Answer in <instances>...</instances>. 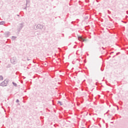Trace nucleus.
Segmentation results:
<instances>
[{"mask_svg":"<svg viewBox=\"0 0 128 128\" xmlns=\"http://www.w3.org/2000/svg\"><path fill=\"white\" fill-rule=\"evenodd\" d=\"M4 80V78H2V76H0V80Z\"/></svg>","mask_w":128,"mask_h":128,"instance_id":"obj_3","label":"nucleus"},{"mask_svg":"<svg viewBox=\"0 0 128 128\" xmlns=\"http://www.w3.org/2000/svg\"><path fill=\"white\" fill-rule=\"evenodd\" d=\"M58 104H60V106H62V103L60 102H58Z\"/></svg>","mask_w":128,"mask_h":128,"instance_id":"obj_4","label":"nucleus"},{"mask_svg":"<svg viewBox=\"0 0 128 128\" xmlns=\"http://www.w3.org/2000/svg\"><path fill=\"white\" fill-rule=\"evenodd\" d=\"M78 40L80 42H82V40H83V42H86V40H84V39L82 38V36H78Z\"/></svg>","mask_w":128,"mask_h":128,"instance_id":"obj_2","label":"nucleus"},{"mask_svg":"<svg viewBox=\"0 0 128 128\" xmlns=\"http://www.w3.org/2000/svg\"><path fill=\"white\" fill-rule=\"evenodd\" d=\"M20 102V100H16V102Z\"/></svg>","mask_w":128,"mask_h":128,"instance_id":"obj_7","label":"nucleus"},{"mask_svg":"<svg viewBox=\"0 0 128 128\" xmlns=\"http://www.w3.org/2000/svg\"><path fill=\"white\" fill-rule=\"evenodd\" d=\"M13 84H14V86H16V84L13 83Z\"/></svg>","mask_w":128,"mask_h":128,"instance_id":"obj_6","label":"nucleus"},{"mask_svg":"<svg viewBox=\"0 0 128 128\" xmlns=\"http://www.w3.org/2000/svg\"><path fill=\"white\" fill-rule=\"evenodd\" d=\"M4 24V22H0V24Z\"/></svg>","mask_w":128,"mask_h":128,"instance_id":"obj_5","label":"nucleus"},{"mask_svg":"<svg viewBox=\"0 0 128 128\" xmlns=\"http://www.w3.org/2000/svg\"><path fill=\"white\" fill-rule=\"evenodd\" d=\"M8 84V80H4L3 82H2L0 84L2 86H6Z\"/></svg>","mask_w":128,"mask_h":128,"instance_id":"obj_1","label":"nucleus"}]
</instances>
